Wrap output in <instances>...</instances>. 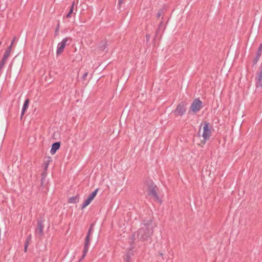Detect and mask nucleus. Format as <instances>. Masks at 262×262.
Segmentation results:
<instances>
[{
    "label": "nucleus",
    "mask_w": 262,
    "mask_h": 262,
    "mask_svg": "<svg viewBox=\"0 0 262 262\" xmlns=\"http://www.w3.org/2000/svg\"><path fill=\"white\" fill-rule=\"evenodd\" d=\"M154 233V228L152 225L151 220L147 221L141 224V228L134 233L133 235V242L135 243V236L136 234L137 238L139 241L144 242L148 241L151 238V236Z\"/></svg>",
    "instance_id": "obj_1"
},
{
    "label": "nucleus",
    "mask_w": 262,
    "mask_h": 262,
    "mask_svg": "<svg viewBox=\"0 0 262 262\" xmlns=\"http://www.w3.org/2000/svg\"><path fill=\"white\" fill-rule=\"evenodd\" d=\"M145 185L147 186L148 195L151 196L154 201L161 203V200L159 197L157 192L158 187L154 184L153 182L150 180H147Z\"/></svg>",
    "instance_id": "obj_2"
},
{
    "label": "nucleus",
    "mask_w": 262,
    "mask_h": 262,
    "mask_svg": "<svg viewBox=\"0 0 262 262\" xmlns=\"http://www.w3.org/2000/svg\"><path fill=\"white\" fill-rule=\"evenodd\" d=\"M93 226H94V224H92L89 230H88L87 235H86L85 239L83 254H82L81 258L79 259V261H81V260H82L85 257V256L88 251L89 247V245H90V235H91L92 231Z\"/></svg>",
    "instance_id": "obj_3"
},
{
    "label": "nucleus",
    "mask_w": 262,
    "mask_h": 262,
    "mask_svg": "<svg viewBox=\"0 0 262 262\" xmlns=\"http://www.w3.org/2000/svg\"><path fill=\"white\" fill-rule=\"evenodd\" d=\"M43 227L44 225H43L42 220H38L37 228L35 231V235L36 237L39 239H41L43 236Z\"/></svg>",
    "instance_id": "obj_4"
},
{
    "label": "nucleus",
    "mask_w": 262,
    "mask_h": 262,
    "mask_svg": "<svg viewBox=\"0 0 262 262\" xmlns=\"http://www.w3.org/2000/svg\"><path fill=\"white\" fill-rule=\"evenodd\" d=\"M211 136V130L209 128V123L207 121H205L204 122L203 126V141L202 142L204 144L205 143L207 140H208Z\"/></svg>",
    "instance_id": "obj_5"
},
{
    "label": "nucleus",
    "mask_w": 262,
    "mask_h": 262,
    "mask_svg": "<svg viewBox=\"0 0 262 262\" xmlns=\"http://www.w3.org/2000/svg\"><path fill=\"white\" fill-rule=\"evenodd\" d=\"M202 104V102L199 99H195L190 107V110L195 114L201 110Z\"/></svg>",
    "instance_id": "obj_6"
},
{
    "label": "nucleus",
    "mask_w": 262,
    "mask_h": 262,
    "mask_svg": "<svg viewBox=\"0 0 262 262\" xmlns=\"http://www.w3.org/2000/svg\"><path fill=\"white\" fill-rule=\"evenodd\" d=\"M185 104L182 102L177 105L176 108L173 112L176 116H182L185 114Z\"/></svg>",
    "instance_id": "obj_7"
},
{
    "label": "nucleus",
    "mask_w": 262,
    "mask_h": 262,
    "mask_svg": "<svg viewBox=\"0 0 262 262\" xmlns=\"http://www.w3.org/2000/svg\"><path fill=\"white\" fill-rule=\"evenodd\" d=\"M98 191V188H97L95 191H94L92 193H91L89 195V196L88 197V198L85 200V201L82 204V206H81V209H83V208L86 207L87 206H88L91 203L92 201L96 196Z\"/></svg>",
    "instance_id": "obj_8"
},
{
    "label": "nucleus",
    "mask_w": 262,
    "mask_h": 262,
    "mask_svg": "<svg viewBox=\"0 0 262 262\" xmlns=\"http://www.w3.org/2000/svg\"><path fill=\"white\" fill-rule=\"evenodd\" d=\"M69 38L68 37H66L62 40V41L59 42L57 46V49L56 51V54L57 55L61 54L66 46L67 41L69 40Z\"/></svg>",
    "instance_id": "obj_9"
},
{
    "label": "nucleus",
    "mask_w": 262,
    "mask_h": 262,
    "mask_svg": "<svg viewBox=\"0 0 262 262\" xmlns=\"http://www.w3.org/2000/svg\"><path fill=\"white\" fill-rule=\"evenodd\" d=\"M256 88H262V64L260 66V71L257 74L256 77Z\"/></svg>",
    "instance_id": "obj_10"
},
{
    "label": "nucleus",
    "mask_w": 262,
    "mask_h": 262,
    "mask_svg": "<svg viewBox=\"0 0 262 262\" xmlns=\"http://www.w3.org/2000/svg\"><path fill=\"white\" fill-rule=\"evenodd\" d=\"M60 142H56L54 143L52 145V148L51 149V154L52 155H54L55 154L56 151L60 148Z\"/></svg>",
    "instance_id": "obj_11"
},
{
    "label": "nucleus",
    "mask_w": 262,
    "mask_h": 262,
    "mask_svg": "<svg viewBox=\"0 0 262 262\" xmlns=\"http://www.w3.org/2000/svg\"><path fill=\"white\" fill-rule=\"evenodd\" d=\"M78 199H79V195L77 194L75 196H72V197L70 198L68 200V203H73V204L76 203L78 202Z\"/></svg>",
    "instance_id": "obj_12"
},
{
    "label": "nucleus",
    "mask_w": 262,
    "mask_h": 262,
    "mask_svg": "<svg viewBox=\"0 0 262 262\" xmlns=\"http://www.w3.org/2000/svg\"><path fill=\"white\" fill-rule=\"evenodd\" d=\"M107 43L105 40H102L100 42L99 49L101 51H104L106 47Z\"/></svg>",
    "instance_id": "obj_13"
},
{
    "label": "nucleus",
    "mask_w": 262,
    "mask_h": 262,
    "mask_svg": "<svg viewBox=\"0 0 262 262\" xmlns=\"http://www.w3.org/2000/svg\"><path fill=\"white\" fill-rule=\"evenodd\" d=\"M29 104V99H27L24 103L23 108L24 110H26L28 108V106Z\"/></svg>",
    "instance_id": "obj_14"
},
{
    "label": "nucleus",
    "mask_w": 262,
    "mask_h": 262,
    "mask_svg": "<svg viewBox=\"0 0 262 262\" xmlns=\"http://www.w3.org/2000/svg\"><path fill=\"white\" fill-rule=\"evenodd\" d=\"M10 53H11V52L6 50L4 53V55L3 56V58H4L5 59L7 60V59L9 58V57L10 55Z\"/></svg>",
    "instance_id": "obj_15"
},
{
    "label": "nucleus",
    "mask_w": 262,
    "mask_h": 262,
    "mask_svg": "<svg viewBox=\"0 0 262 262\" xmlns=\"http://www.w3.org/2000/svg\"><path fill=\"white\" fill-rule=\"evenodd\" d=\"M7 60L2 58L1 60L0 61V69H3L5 64Z\"/></svg>",
    "instance_id": "obj_16"
},
{
    "label": "nucleus",
    "mask_w": 262,
    "mask_h": 262,
    "mask_svg": "<svg viewBox=\"0 0 262 262\" xmlns=\"http://www.w3.org/2000/svg\"><path fill=\"white\" fill-rule=\"evenodd\" d=\"M130 255L129 253H127L125 255V257H124V261L125 262H130Z\"/></svg>",
    "instance_id": "obj_17"
},
{
    "label": "nucleus",
    "mask_w": 262,
    "mask_h": 262,
    "mask_svg": "<svg viewBox=\"0 0 262 262\" xmlns=\"http://www.w3.org/2000/svg\"><path fill=\"white\" fill-rule=\"evenodd\" d=\"M162 20L160 23L159 26H158V30L157 31V33H156L157 35L158 34V32L160 31L161 28L163 26V18H162Z\"/></svg>",
    "instance_id": "obj_18"
},
{
    "label": "nucleus",
    "mask_w": 262,
    "mask_h": 262,
    "mask_svg": "<svg viewBox=\"0 0 262 262\" xmlns=\"http://www.w3.org/2000/svg\"><path fill=\"white\" fill-rule=\"evenodd\" d=\"M73 13V11H72V10H70L69 12H68V13L66 15V17L67 18H70L72 16V14Z\"/></svg>",
    "instance_id": "obj_19"
},
{
    "label": "nucleus",
    "mask_w": 262,
    "mask_h": 262,
    "mask_svg": "<svg viewBox=\"0 0 262 262\" xmlns=\"http://www.w3.org/2000/svg\"><path fill=\"white\" fill-rule=\"evenodd\" d=\"M162 12H163L162 9H160V10H159V11L158 12V13L157 14V17L158 18H159L161 16Z\"/></svg>",
    "instance_id": "obj_20"
},
{
    "label": "nucleus",
    "mask_w": 262,
    "mask_h": 262,
    "mask_svg": "<svg viewBox=\"0 0 262 262\" xmlns=\"http://www.w3.org/2000/svg\"><path fill=\"white\" fill-rule=\"evenodd\" d=\"M28 245H29L28 241H26L25 244V247H24V251L25 252H27V250Z\"/></svg>",
    "instance_id": "obj_21"
},
{
    "label": "nucleus",
    "mask_w": 262,
    "mask_h": 262,
    "mask_svg": "<svg viewBox=\"0 0 262 262\" xmlns=\"http://www.w3.org/2000/svg\"><path fill=\"white\" fill-rule=\"evenodd\" d=\"M13 45H10L7 49L6 50L7 51H9L10 52H11L12 48Z\"/></svg>",
    "instance_id": "obj_22"
},
{
    "label": "nucleus",
    "mask_w": 262,
    "mask_h": 262,
    "mask_svg": "<svg viewBox=\"0 0 262 262\" xmlns=\"http://www.w3.org/2000/svg\"><path fill=\"white\" fill-rule=\"evenodd\" d=\"M88 72H85V73L83 75V76H82V79H83V80H85V78H86V76H88Z\"/></svg>",
    "instance_id": "obj_23"
},
{
    "label": "nucleus",
    "mask_w": 262,
    "mask_h": 262,
    "mask_svg": "<svg viewBox=\"0 0 262 262\" xmlns=\"http://www.w3.org/2000/svg\"><path fill=\"white\" fill-rule=\"evenodd\" d=\"M26 110H24L23 109H22L21 110V115H20V119H21L23 118V117L25 113Z\"/></svg>",
    "instance_id": "obj_24"
},
{
    "label": "nucleus",
    "mask_w": 262,
    "mask_h": 262,
    "mask_svg": "<svg viewBox=\"0 0 262 262\" xmlns=\"http://www.w3.org/2000/svg\"><path fill=\"white\" fill-rule=\"evenodd\" d=\"M74 5H75V2L74 1L72 4V5L70 7V10H72V11H74Z\"/></svg>",
    "instance_id": "obj_25"
},
{
    "label": "nucleus",
    "mask_w": 262,
    "mask_h": 262,
    "mask_svg": "<svg viewBox=\"0 0 262 262\" xmlns=\"http://www.w3.org/2000/svg\"><path fill=\"white\" fill-rule=\"evenodd\" d=\"M261 53H262V51H258L257 50V53H256V55H257L258 56H261Z\"/></svg>",
    "instance_id": "obj_26"
},
{
    "label": "nucleus",
    "mask_w": 262,
    "mask_h": 262,
    "mask_svg": "<svg viewBox=\"0 0 262 262\" xmlns=\"http://www.w3.org/2000/svg\"><path fill=\"white\" fill-rule=\"evenodd\" d=\"M258 51H262V43H260L258 48Z\"/></svg>",
    "instance_id": "obj_27"
},
{
    "label": "nucleus",
    "mask_w": 262,
    "mask_h": 262,
    "mask_svg": "<svg viewBox=\"0 0 262 262\" xmlns=\"http://www.w3.org/2000/svg\"><path fill=\"white\" fill-rule=\"evenodd\" d=\"M146 41H148L150 38V35L149 34L146 35Z\"/></svg>",
    "instance_id": "obj_28"
},
{
    "label": "nucleus",
    "mask_w": 262,
    "mask_h": 262,
    "mask_svg": "<svg viewBox=\"0 0 262 262\" xmlns=\"http://www.w3.org/2000/svg\"><path fill=\"white\" fill-rule=\"evenodd\" d=\"M258 60H257V59H255L254 58V60H253V65L256 64L257 63V62H258Z\"/></svg>",
    "instance_id": "obj_29"
},
{
    "label": "nucleus",
    "mask_w": 262,
    "mask_h": 262,
    "mask_svg": "<svg viewBox=\"0 0 262 262\" xmlns=\"http://www.w3.org/2000/svg\"><path fill=\"white\" fill-rule=\"evenodd\" d=\"M31 235L30 234L28 237L27 238L26 241H28V243L29 242V241L31 240Z\"/></svg>",
    "instance_id": "obj_30"
},
{
    "label": "nucleus",
    "mask_w": 262,
    "mask_h": 262,
    "mask_svg": "<svg viewBox=\"0 0 262 262\" xmlns=\"http://www.w3.org/2000/svg\"><path fill=\"white\" fill-rule=\"evenodd\" d=\"M15 40V37H14V38L13 39V40L11 41V45H13L14 43Z\"/></svg>",
    "instance_id": "obj_31"
},
{
    "label": "nucleus",
    "mask_w": 262,
    "mask_h": 262,
    "mask_svg": "<svg viewBox=\"0 0 262 262\" xmlns=\"http://www.w3.org/2000/svg\"><path fill=\"white\" fill-rule=\"evenodd\" d=\"M159 255H160V256H161L162 257V258H163V253H162V252H160V251H159Z\"/></svg>",
    "instance_id": "obj_32"
},
{
    "label": "nucleus",
    "mask_w": 262,
    "mask_h": 262,
    "mask_svg": "<svg viewBox=\"0 0 262 262\" xmlns=\"http://www.w3.org/2000/svg\"><path fill=\"white\" fill-rule=\"evenodd\" d=\"M48 165H49L48 163H45V169H47V168H48Z\"/></svg>",
    "instance_id": "obj_33"
},
{
    "label": "nucleus",
    "mask_w": 262,
    "mask_h": 262,
    "mask_svg": "<svg viewBox=\"0 0 262 262\" xmlns=\"http://www.w3.org/2000/svg\"><path fill=\"white\" fill-rule=\"evenodd\" d=\"M260 58V56H258L257 55L256 56L255 59H257V60H259Z\"/></svg>",
    "instance_id": "obj_34"
},
{
    "label": "nucleus",
    "mask_w": 262,
    "mask_h": 262,
    "mask_svg": "<svg viewBox=\"0 0 262 262\" xmlns=\"http://www.w3.org/2000/svg\"><path fill=\"white\" fill-rule=\"evenodd\" d=\"M58 31V28L56 29L55 32L57 33Z\"/></svg>",
    "instance_id": "obj_35"
},
{
    "label": "nucleus",
    "mask_w": 262,
    "mask_h": 262,
    "mask_svg": "<svg viewBox=\"0 0 262 262\" xmlns=\"http://www.w3.org/2000/svg\"><path fill=\"white\" fill-rule=\"evenodd\" d=\"M1 44H2V42H1V41H0V46L1 45Z\"/></svg>",
    "instance_id": "obj_36"
},
{
    "label": "nucleus",
    "mask_w": 262,
    "mask_h": 262,
    "mask_svg": "<svg viewBox=\"0 0 262 262\" xmlns=\"http://www.w3.org/2000/svg\"><path fill=\"white\" fill-rule=\"evenodd\" d=\"M261 64H262V63H261Z\"/></svg>",
    "instance_id": "obj_37"
}]
</instances>
